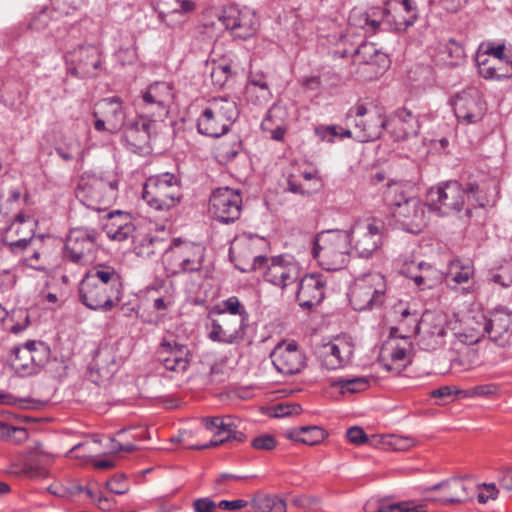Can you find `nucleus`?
<instances>
[{"instance_id":"f257e3e1","label":"nucleus","mask_w":512,"mask_h":512,"mask_svg":"<svg viewBox=\"0 0 512 512\" xmlns=\"http://www.w3.org/2000/svg\"><path fill=\"white\" fill-rule=\"evenodd\" d=\"M428 201L430 208L441 215L460 212L465 201L472 207H485L489 204L484 186L475 181H469L464 186L457 181H450L430 188Z\"/></svg>"},{"instance_id":"f03ea898","label":"nucleus","mask_w":512,"mask_h":512,"mask_svg":"<svg viewBox=\"0 0 512 512\" xmlns=\"http://www.w3.org/2000/svg\"><path fill=\"white\" fill-rule=\"evenodd\" d=\"M351 248L348 230H326L315 237L312 255L325 269L336 271L347 265Z\"/></svg>"},{"instance_id":"7ed1b4c3","label":"nucleus","mask_w":512,"mask_h":512,"mask_svg":"<svg viewBox=\"0 0 512 512\" xmlns=\"http://www.w3.org/2000/svg\"><path fill=\"white\" fill-rule=\"evenodd\" d=\"M238 117L239 109L235 101L214 97L198 118L197 130L202 135L218 138L230 130Z\"/></svg>"},{"instance_id":"20e7f679","label":"nucleus","mask_w":512,"mask_h":512,"mask_svg":"<svg viewBox=\"0 0 512 512\" xmlns=\"http://www.w3.org/2000/svg\"><path fill=\"white\" fill-rule=\"evenodd\" d=\"M142 198L151 208L168 211L181 201V180L170 172L150 176L143 186Z\"/></svg>"},{"instance_id":"39448f33","label":"nucleus","mask_w":512,"mask_h":512,"mask_svg":"<svg viewBox=\"0 0 512 512\" xmlns=\"http://www.w3.org/2000/svg\"><path fill=\"white\" fill-rule=\"evenodd\" d=\"M119 180L117 177L106 179L101 176L83 177L76 189L77 199L88 209L106 211L116 200Z\"/></svg>"},{"instance_id":"423d86ee","label":"nucleus","mask_w":512,"mask_h":512,"mask_svg":"<svg viewBox=\"0 0 512 512\" xmlns=\"http://www.w3.org/2000/svg\"><path fill=\"white\" fill-rule=\"evenodd\" d=\"M386 281L380 273H367L357 277L350 286L348 297L354 310L379 308L385 299Z\"/></svg>"},{"instance_id":"0eeeda50","label":"nucleus","mask_w":512,"mask_h":512,"mask_svg":"<svg viewBox=\"0 0 512 512\" xmlns=\"http://www.w3.org/2000/svg\"><path fill=\"white\" fill-rule=\"evenodd\" d=\"M505 44L482 43L476 54L479 74L485 79L512 77V55L505 54Z\"/></svg>"},{"instance_id":"6e6552de","label":"nucleus","mask_w":512,"mask_h":512,"mask_svg":"<svg viewBox=\"0 0 512 512\" xmlns=\"http://www.w3.org/2000/svg\"><path fill=\"white\" fill-rule=\"evenodd\" d=\"M252 270L263 269L265 281L284 290L294 284L300 277L299 265L279 255L271 258L255 256L251 265Z\"/></svg>"},{"instance_id":"1a4fd4ad","label":"nucleus","mask_w":512,"mask_h":512,"mask_svg":"<svg viewBox=\"0 0 512 512\" xmlns=\"http://www.w3.org/2000/svg\"><path fill=\"white\" fill-rule=\"evenodd\" d=\"M469 342L477 343L486 334L498 346L506 347L512 344V313L504 308L494 310L489 318L482 317L479 328L473 329Z\"/></svg>"},{"instance_id":"9d476101","label":"nucleus","mask_w":512,"mask_h":512,"mask_svg":"<svg viewBox=\"0 0 512 512\" xmlns=\"http://www.w3.org/2000/svg\"><path fill=\"white\" fill-rule=\"evenodd\" d=\"M48 348L34 340L11 349L10 364L15 373L21 377L37 374L48 360Z\"/></svg>"},{"instance_id":"9b49d317","label":"nucleus","mask_w":512,"mask_h":512,"mask_svg":"<svg viewBox=\"0 0 512 512\" xmlns=\"http://www.w3.org/2000/svg\"><path fill=\"white\" fill-rule=\"evenodd\" d=\"M384 223L375 218L356 221L349 230L351 247L361 258H369L380 247Z\"/></svg>"},{"instance_id":"f8f14e48","label":"nucleus","mask_w":512,"mask_h":512,"mask_svg":"<svg viewBox=\"0 0 512 512\" xmlns=\"http://www.w3.org/2000/svg\"><path fill=\"white\" fill-rule=\"evenodd\" d=\"M177 241V239L174 240L175 247L170 246L165 255L166 269L172 274L200 271L205 257V248L194 243L178 246Z\"/></svg>"},{"instance_id":"ddd939ff","label":"nucleus","mask_w":512,"mask_h":512,"mask_svg":"<svg viewBox=\"0 0 512 512\" xmlns=\"http://www.w3.org/2000/svg\"><path fill=\"white\" fill-rule=\"evenodd\" d=\"M218 19L235 38L241 40L252 37L259 27V20L254 11L248 8L240 9L236 5L223 7Z\"/></svg>"},{"instance_id":"4468645a","label":"nucleus","mask_w":512,"mask_h":512,"mask_svg":"<svg viewBox=\"0 0 512 512\" xmlns=\"http://www.w3.org/2000/svg\"><path fill=\"white\" fill-rule=\"evenodd\" d=\"M97 240L94 230L72 229L64 244V257L80 265L91 263L96 257Z\"/></svg>"},{"instance_id":"2eb2a0df","label":"nucleus","mask_w":512,"mask_h":512,"mask_svg":"<svg viewBox=\"0 0 512 512\" xmlns=\"http://www.w3.org/2000/svg\"><path fill=\"white\" fill-rule=\"evenodd\" d=\"M242 196L239 190L230 187L215 189L209 199V211L221 223L230 224L239 219Z\"/></svg>"},{"instance_id":"dca6fc26","label":"nucleus","mask_w":512,"mask_h":512,"mask_svg":"<svg viewBox=\"0 0 512 512\" xmlns=\"http://www.w3.org/2000/svg\"><path fill=\"white\" fill-rule=\"evenodd\" d=\"M157 357L166 370L183 373L190 364L191 351L178 337L168 332L157 348Z\"/></svg>"},{"instance_id":"f3484780","label":"nucleus","mask_w":512,"mask_h":512,"mask_svg":"<svg viewBox=\"0 0 512 512\" xmlns=\"http://www.w3.org/2000/svg\"><path fill=\"white\" fill-rule=\"evenodd\" d=\"M79 298L91 310L108 312L118 305L121 294L84 276L79 284Z\"/></svg>"},{"instance_id":"a211bd4d","label":"nucleus","mask_w":512,"mask_h":512,"mask_svg":"<svg viewBox=\"0 0 512 512\" xmlns=\"http://www.w3.org/2000/svg\"><path fill=\"white\" fill-rule=\"evenodd\" d=\"M211 314L217 317L211 321L209 339L225 344L239 343L244 340L248 327L247 320L223 312Z\"/></svg>"},{"instance_id":"6ab92c4d","label":"nucleus","mask_w":512,"mask_h":512,"mask_svg":"<svg viewBox=\"0 0 512 512\" xmlns=\"http://www.w3.org/2000/svg\"><path fill=\"white\" fill-rule=\"evenodd\" d=\"M67 71L80 78L94 76V71L101 65V55L97 46L79 45L65 54Z\"/></svg>"},{"instance_id":"aec40b11","label":"nucleus","mask_w":512,"mask_h":512,"mask_svg":"<svg viewBox=\"0 0 512 512\" xmlns=\"http://www.w3.org/2000/svg\"><path fill=\"white\" fill-rule=\"evenodd\" d=\"M35 222L29 216L19 213L13 222L1 235V242L13 254H19L21 249L33 244Z\"/></svg>"},{"instance_id":"412c9836","label":"nucleus","mask_w":512,"mask_h":512,"mask_svg":"<svg viewBox=\"0 0 512 512\" xmlns=\"http://www.w3.org/2000/svg\"><path fill=\"white\" fill-rule=\"evenodd\" d=\"M353 354L354 344L345 337H336L334 340L322 344L316 352L321 366L328 370L345 367L351 362Z\"/></svg>"},{"instance_id":"4be33fe9","label":"nucleus","mask_w":512,"mask_h":512,"mask_svg":"<svg viewBox=\"0 0 512 512\" xmlns=\"http://www.w3.org/2000/svg\"><path fill=\"white\" fill-rule=\"evenodd\" d=\"M202 423L207 430L215 431V436L219 438L203 445H193L187 448L201 450L216 447L226 442L236 441L242 443L246 440V435L237 430L234 419L230 415L225 417H205L202 419Z\"/></svg>"},{"instance_id":"5701e85b","label":"nucleus","mask_w":512,"mask_h":512,"mask_svg":"<svg viewBox=\"0 0 512 512\" xmlns=\"http://www.w3.org/2000/svg\"><path fill=\"white\" fill-rule=\"evenodd\" d=\"M453 108L458 120L467 124L477 123L486 113V103L480 92L470 88L458 93L453 102Z\"/></svg>"},{"instance_id":"b1692460","label":"nucleus","mask_w":512,"mask_h":512,"mask_svg":"<svg viewBox=\"0 0 512 512\" xmlns=\"http://www.w3.org/2000/svg\"><path fill=\"white\" fill-rule=\"evenodd\" d=\"M270 358L277 371L286 375L299 373L306 364L305 354L294 341L278 344Z\"/></svg>"},{"instance_id":"393cba45","label":"nucleus","mask_w":512,"mask_h":512,"mask_svg":"<svg viewBox=\"0 0 512 512\" xmlns=\"http://www.w3.org/2000/svg\"><path fill=\"white\" fill-rule=\"evenodd\" d=\"M195 9L193 0H157L159 19L172 29L181 28Z\"/></svg>"},{"instance_id":"a878e982","label":"nucleus","mask_w":512,"mask_h":512,"mask_svg":"<svg viewBox=\"0 0 512 512\" xmlns=\"http://www.w3.org/2000/svg\"><path fill=\"white\" fill-rule=\"evenodd\" d=\"M325 286L326 280L322 274H306L297 286V302L308 309L320 304L324 299Z\"/></svg>"},{"instance_id":"bb28decb","label":"nucleus","mask_w":512,"mask_h":512,"mask_svg":"<svg viewBox=\"0 0 512 512\" xmlns=\"http://www.w3.org/2000/svg\"><path fill=\"white\" fill-rule=\"evenodd\" d=\"M439 489L445 490V495L442 497H426V501L438 503L441 505L462 503L470 499L468 487L463 483V478L454 477L445 481L439 482L433 486L424 489L425 492L435 491Z\"/></svg>"},{"instance_id":"cd10ccee","label":"nucleus","mask_w":512,"mask_h":512,"mask_svg":"<svg viewBox=\"0 0 512 512\" xmlns=\"http://www.w3.org/2000/svg\"><path fill=\"white\" fill-rule=\"evenodd\" d=\"M143 105L151 110L153 117H161L167 113V107L172 99V87L167 82H155L151 84L141 96Z\"/></svg>"},{"instance_id":"c85d7f7f","label":"nucleus","mask_w":512,"mask_h":512,"mask_svg":"<svg viewBox=\"0 0 512 512\" xmlns=\"http://www.w3.org/2000/svg\"><path fill=\"white\" fill-rule=\"evenodd\" d=\"M386 121L381 115H369V118L354 119L352 129L343 130L341 134L348 138H353L358 142L365 143L378 139L385 127Z\"/></svg>"},{"instance_id":"c756f323","label":"nucleus","mask_w":512,"mask_h":512,"mask_svg":"<svg viewBox=\"0 0 512 512\" xmlns=\"http://www.w3.org/2000/svg\"><path fill=\"white\" fill-rule=\"evenodd\" d=\"M98 115L106 119L107 132L110 134L117 133L124 126L126 113L119 97L105 98L98 102L93 116L97 117Z\"/></svg>"},{"instance_id":"7c9ffc66","label":"nucleus","mask_w":512,"mask_h":512,"mask_svg":"<svg viewBox=\"0 0 512 512\" xmlns=\"http://www.w3.org/2000/svg\"><path fill=\"white\" fill-rule=\"evenodd\" d=\"M155 122V120L140 116L139 119L127 126L124 131V139L133 151H142L148 147Z\"/></svg>"},{"instance_id":"2f4dec72","label":"nucleus","mask_w":512,"mask_h":512,"mask_svg":"<svg viewBox=\"0 0 512 512\" xmlns=\"http://www.w3.org/2000/svg\"><path fill=\"white\" fill-rule=\"evenodd\" d=\"M393 217L401 223L407 230L412 231L414 227H419L424 222L425 205L416 196L409 198L405 204H398L397 208L392 210Z\"/></svg>"},{"instance_id":"473e14b6","label":"nucleus","mask_w":512,"mask_h":512,"mask_svg":"<svg viewBox=\"0 0 512 512\" xmlns=\"http://www.w3.org/2000/svg\"><path fill=\"white\" fill-rule=\"evenodd\" d=\"M104 230L110 239L124 241L134 232L135 227L128 213L120 210L109 212Z\"/></svg>"},{"instance_id":"72a5a7b5","label":"nucleus","mask_w":512,"mask_h":512,"mask_svg":"<svg viewBox=\"0 0 512 512\" xmlns=\"http://www.w3.org/2000/svg\"><path fill=\"white\" fill-rule=\"evenodd\" d=\"M388 346L390 347L389 356L392 363H385L383 367L386 371L394 372L398 375L411 362L409 354L412 350V344L408 341V338L403 337L402 343L390 342Z\"/></svg>"},{"instance_id":"f704fd0d","label":"nucleus","mask_w":512,"mask_h":512,"mask_svg":"<svg viewBox=\"0 0 512 512\" xmlns=\"http://www.w3.org/2000/svg\"><path fill=\"white\" fill-rule=\"evenodd\" d=\"M406 273L422 289H431L441 280L440 272L423 261L409 266Z\"/></svg>"},{"instance_id":"c9c22d12","label":"nucleus","mask_w":512,"mask_h":512,"mask_svg":"<svg viewBox=\"0 0 512 512\" xmlns=\"http://www.w3.org/2000/svg\"><path fill=\"white\" fill-rule=\"evenodd\" d=\"M383 11L380 7H372L367 11L352 10L349 15V23L366 32L375 33L382 23Z\"/></svg>"},{"instance_id":"e433bc0d","label":"nucleus","mask_w":512,"mask_h":512,"mask_svg":"<svg viewBox=\"0 0 512 512\" xmlns=\"http://www.w3.org/2000/svg\"><path fill=\"white\" fill-rule=\"evenodd\" d=\"M381 10L383 11L382 23H387L397 32L406 31L417 19L416 14L408 15L403 12V9L393 7L392 2H387Z\"/></svg>"},{"instance_id":"4c0bfd02","label":"nucleus","mask_w":512,"mask_h":512,"mask_svg":"<svg viewBox=\"0 0 512 512\" xmlns=\"http://www.w3.org/2000/svg\"><path fill=\"white\" fill-rule=\"evenodd\" d=\"M43 237L33 239V244H29L26 248L21 249L18 255H21V262L37 271L47 270V259L43 251Z\"/></svg>"},{"instance_id":"58836bf2","label":"nucleus","mask_w":512,"mask_h":512,"mask_svg":"<svg viewBox=\"0 0 512 512\" xmlns=\"http://www.w3.org/2000/svg\"><path fill=\"white\" fill-rule=\"evenodd\" d=\"M84 276L94 282L108 287L121 293V277L115 268L108 265H96L92 267Z\"/></svg>"},{"instance_id":"ea45409f","label":"nucleus","mask_w":512,"mask_h":512,"mask_svg":"<svg viewBox=\"0 0 512 512\" xmlns=\"http://www.w3.org/2000/svg\"><path fill=\"white\" fill-rule=\"evenodd\" d=\"M420 125L417 117L407 108L397 111L394 135L396 140H406L418 134Z\"/></svg>"},{"instance_id":"a19ab883","label":"nucleus","mask_w":512,"mask_h":512,"mask_svg":"<svg viewBox=\"0 0 512 512\" xmlns=\"http://www.w3.org/2000/svg\"><path fill=\"white\" fill-rule=\"evenodd\" d=\"M246 95L248 100L255 104L268 102L271 98L269 84L263 74L251 73L246 85Z\"/></svg>"},{"instance_id":"79ce46f5","label":"nucleus","mask_w":512,"mask_h":512,"mask_svg":"<svg viewBox=\"0 0 512 512\" xmlns=\"http://www.w3.org/2000/svg\"><path fill=\"white\" fill-rule=\"evenodd\" d=\"M450 365L457 371L472 370L479 365L478 351L471 346L462 344L451 357Z\"/></svg>"},{"instance_id":"37998d69","label":"nucleus","mask_w":512,"mask_h":512,"mask_svg":"<svg viewBox=\"0 0 512 512\" xmlns=\"http://www.w3.org/2000/svg\"><path fill=\"white\" fill-rule=\"evenodd\" d=\"M353 56L358 58L360 63L368 65H378L382 68L387 67V55L381 53L374 43L363 42L353 52Z\"/></svg>"},{"instance_id":"c03bdc74","label":"nucleus","mask_w":512,"mask_h":512,"mask_svg":"<svg viewBox=\"0 0 512 512\" xmlns=\"http://www.w3.org/2000/svg\"><path fill=\"white\" fill-rule=\"evenodd\" d=\"M415 197L414 191L400 182L389 183L384 193V199L392 210L397 208L398 204H405L409 198Z\"/></svg>"},{"instance_id":"a18cd8bd","label":"nucleus","mask_w":512,"mask_h":512,"mask_svg":"<svg viewBox=\"0 0 512 512\" xmlns=\"http://www.w3.org/2000/svg\"><path fill=\"white\" fill-rule=\"evenodd\" d=\"M330 385L340 389L341 394L360 393L368 389L370 386V378L365 376L344 378L340 377L331 381Z\"/></svg>"},{"instance_id":"49530a36","label":"nucleus","mask_w":512,"mask_h":512,"mask_svg":"<svg viewBox=\"0 0 512 512\" xmlns=\"http://www.w3.org/2000/svg\"><path fill=\"white\" fill-rule=\"evenodd\" d=\"M163 251L166 253L169 251V249L165 247L164 241L150 235L144 236L135 246L136 254L143 258H150L155 255H159Z\"/></svg>"},{"instance_id":"de8ad7c7","label":"nucleus","mask_w":512,"mask_h":512,"mask_svg":"<svg viewBox=\"0 0 512 512\" xmlns=\"http://www.w3.org/2000/svg\"><path fill=\"white\" fill-rule=\"evenodd\" d=\"M251 504L256 512H286V503L277 496L259 494Z\"/></svg>"},{"instance_id":"09e8293b","label":"nucleus","mask_w":512,"mask_h":512,"mask_svg":"<svg viewBox=\"0 0 512 512\" xmlns=\"http://www.w3.org/2000/svg\"><path fill=\"white\" fill-rule=\"evenodd\" d=\"M219 312L236 316L238 318H243L244 320L247 321L249 320V314L245 306L240 302V300L236 296H231L223 300L221 305L215 306L210 313Z\"/></svg>"},{"instance_id":"8fccbe9b","label":"nucleus","mask_w":512,"mask_h":512,"mask_svg":"<svg viewBox=\"0 0 512 512\" xmlns=\"http://www.w3.org/2000/svg\"><path fill=\"white\" fill-rule=\"evenodd\" d=\"M488 280L501 287L512 285V259L489 272Z\"/></svg>"},{"instance_id":"3c124183","label":"nucleus","mask_w":512,"mask_h":512,"mask_svg":"<svg viewBox=\"0 0 512 512\" xmlns=\"http://www.w3.org/2000/svg\"><path fill=\"white\" fill-rule=\"evenodd\" d=\"M499 391V386L495 383L481 384L465 390H456L458 395L463 398L490 397Z\"/></svg>"},{"instance_id":"603ef678","label":"nucleus","mask_w":512,"mask_h":512,"mask_svg":"<svg viewBox=\"0 0 512 512\" xmlns=\"http://www.w3.org/2000/svg\"><path fill=\"white\" fill-rule=\"evenodd\" d=\"M277 111L276 107H272L264 120L261 123V128L264 131H269L271 133V138L276 141H282L284 139V136L286 134V128L282 125H277L275 128H273V117L275 116V113Z\"/></svg>"},{"instance_id":"864d4df0","label":"nucleus","mask_w":512,"mask_h":512,"mask_svg":"<svg viewBox=\"0 0 512 512\" xmlns=\"http://www.w3.org/2000/svg\"><path fill=\"white\" fill-rule=\"evenodd\" d=\"M343 130L345 129L338 125H321L315 128V134L322 141L333 142L334 138L337 136H339L340 138H346L341 134Z\"/></svg>"},{"instance_id":"5fc2aeb1","label":"nucleus","mask_w":512,"mask_h":512,"mask_svg":"<svg viewBox=\"0 0 512 512\" xmlns=\"http://www.w3.org/2000/svg\"><path fill=\"white\" fill-rule=\"evenodd\" d=\"M302 443L310 446L321 443L325 437L326 432L318 426H305Z\"/></svg>"},{"instance_id":"6e6d98bb","label":"nucleus","mask_w":512,"mask_h":512,"mask_svg":"<svg viewBox=\"0 0 512 512\" xmlns=\"http://www.w3.org/2000/svg\"><path fill=\"white\" fill-rule=\"evenodd\" d=\"M445 53L451 59L452 65H458L464 60L465 51L460 43L454 39H450L445 46Z\"/></svg>"},{"instance_id":"4d7b16f0","label":"nucleus","mask_w":512,"mask_h":512,"mask_svg":"<svg viewBox=\"0 0 512 512\" xmlns=\"http://www.w3.org/2000/svg\"><path fill=\"white\" fill-rule=\"evenodd\" d=\"M472 276L473 268L470 266H462L456 271H451L447 276L446 281L452 288H454L455 286H452L451 283L455 285L467 283Z\"/></svg>"},{"instance_id":"13d9d810","label":"nucleus","mask_w":512,"mask_h":512,"mask_svg":"<svg viewBox=\"0 0 512 512\" xmlns=\"http://www.w3.org/2000/svg\"><path fill=\"white\" fill-rule=\"evenodd\" d=\"M232 75L231 65L228 63L215 65L211 72V78L214 84L223 86Z\"/></svg>"},{"instance_id":"bf43d9fd","label":"nucleus","mask_w":512,"mask_h":512,"mask_svg":"<svg viewBox=\"0 0 512 512\" xmlns=\"http://www.w3.org/2000/svg\"><path fill=\"white\" fill-rule=\"evenodd\" d=\"M277 440L270 434H260L251 441L255 450L272 451L277 446Z\"/></svg>"},{"instance_id":"052dcab7","label":"nucleus","mask_w":512,"mask_h":512,"mask_svg":"<svg viewBox=\"0 0 512 512\" xmlns=\"http://www.w3.org/2000/svg\"><path fill=\"white\" fill-rule=\"evenodd\" d=\"M106 488L115 494L123 495L128 492L129 485L126 481L125 475H115L106 482Z\"/></svg>"},{"instance_id":"680f3d73","label":"nucleus","mask_w":512,"mask_h":512,"mask_svg":"<svg viewBox=\"0 0 512 512\" xmlns=\"http://www.w3.org/2000/svg\"><path fill=\"white\" fill-rule=\"evenodd\" d=\"M346 437L352 444L362 445L368 441V436L359 426H353L346 432Z\"/></svg>"},{"instance_id":"e2e57ef3","label":"nucleus","mask_w":512,"mask_h":512,"mask_svg":"<svg viewBox=\"0 0 512 512\" xmlns=\"http://www.w3.org/2000/svg\"><path fill=\"white\" fill-rule=\"evenodd\" d=\"M56 9L62 11L65 14L77 10L82 3V0H53Z\"/></svg>"},{"instance_id":"0e129e2a","label":"nucleus","mask_w":512,"mask_h":512,"mask_svg":"<svg viewBox=\"0 0 512 512\" xmlns=\"http://www.w3.org/2000/svg\"><path fill=\"white\" fill-rule=\"evenodd\" d=\"M366 115H368L366 106L358 103L355 107L349 109L347 113V121H351L354 124V119L360 120Z\"/></svg>"},{"instance_id":"69168bd1","label":"nucleus","mask_w":512,"mask_h":512,"mask_svg":"<svg viewBox=\"0 0 512 512\" xmlns=\"http://www.w3.org/2000/svg\"><path fill=\"white\" fill-rule=\"evenodd\" d=\"M216 504L209 498H200L194 502L196 512H214Z\"/></svg>"},{"instance_id":"338daca9","label":"nucleus","mask_w":512,"mask_h":512,"mask_svg":"<svg viewBox=\"0 0 512 512\" xmlns=\"http://www.w3.org/2000/svg\"><path fill=\"white\" fill-rule=\"evenodd\" d=\"M219 508L224 510H239L247 506V502L242 499L222 500L218 504Z\"/></svg>"},{"instance_id":"774afa93","label":"nucleus","mask_w":512,"mask_h":512,"mask_svg":"<svg viewBox=\"0 0 512 512\" xmlns=\"http://www.w3.org/2000/svg\"><path fill=\"white\" fill-rule=\"evenodd\" d=\"M499 483L501 487L506 490H512V469H505L502 471L501 476L499 477Z\"/></svg>"}]
</instances>
